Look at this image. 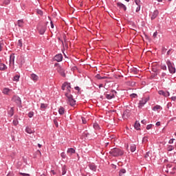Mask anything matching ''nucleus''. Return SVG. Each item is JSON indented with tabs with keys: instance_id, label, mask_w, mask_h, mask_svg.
I'll use <instances>...</instances> for the list:
<instances>
[{
	"instance_id": "f257e3e1",
	"label": "nucleus",
	"mask_w": 176,
	"mask_h": 176,
	"mask_svg": "<svg viewBox=\"0 0 176 176\" xmlns=\"http://www.w3.org/2000/svg\"><path fill=\"white\" fill-rule=\"evenodd\" d=\"M62 90H66L65 96L67 98V102L71 107L76 105V100L74 99V96L71 94V83L64 82L62 85Z\"/></svg>"
},
{
	"instance_id": "f03ea898",
	"label": "nucleus",
	"mask_w": 176,
	"mask_h": 176,
	"mask_svg": "<svg viewBox=\"0 0 176 176\" xmlns=\"http://www.w3.org/2000/svg\"><path fill=\"white\" fill-rule=\"evenodd\" d=\"M109 153L111 155V156L118 157V156H123L124 152H123V151H122L120 148H114L109 151Z\"/></svg>"
},
{
	"instance_id": "7ed1b4c3",
	"label": "nucleus",
	"mask_w": 176,
	"mask_h": 176,
	"mask_svg": "<svg viewBox=\"0 0 176 176\" xmlns=\"http://www.w3.org/2000/svg\"><path fill=\"white\" fill-rule=\"evenodd\" d=\"M166 65H168L170 74H175V67H174V65L170 60L166 61Z\"/></svg>"
},
{
	"instance_id": "20e7f679",
	"label": "nucleus",
	"mask_w": 176,
	"mask_h": 176,
	"mask_svg": "<svg viewBox=\"0 0 176 176\" xmlns=\"http://www.w3.org/2000/svg\"><path fill=\"white\" fill-rule=\"evenodd\" d=\"M148 101H149V98H142V100H140L138 107L142 108V107H144L145 105V104H146V102H148Z\"/></svg>"
},
{
	"instance_id": "39448f33",
	"label": "nucleus",
	"mask_w": 176,
	"mask_h": 176,
	"mask_svg": "<svg viewBox=\"0 0 176 176\" xmlns=\"http://www.w3.org/2000/svg\"><path fill=\"white\" fill-rule=\"evenodd\" d=\"M2 93L4 94L6 96H12V94H13L14 92L12 89L6 87L3 89Z\"/></svg>"
},
{
	"instance_id": "423d86ee",
	"label": "nucleus",
	"mask_w": 176,
	"mask_h": 176,
	"mask_svg": "<svg viewBox=\"0 0 176 176\" xmlns=\"http://www.w3.org/2000/svg\"><path fill=\"white\" fill-rule=\"evenodd\" d=\"M12 100L17 104L18 105H21V99H20V97L17 96H14L12 98Z\"/></svg>"
},
{
	"instance_id": "0eeeda50",
	"label": "nucleus",
	"mask_w": 176,
	"mask_h": 176,
	"mask_svg": "<svg viewBox=\"0 0 176 176\" xmlns=\"http://www.w3.org/2000/svg\"><path fill=\"white\" fill-rule=\"evenodd\" d=\"M57 72L61 75V76L65 77V73L64 72V69L61 66H58Z\"/></svg>"
},
{
	"instance_id": "6e6552de",
	"label": "nucleus",
	"mask_w": 176,
	"mask_h": 176,
	"mask_svg": "<svg viewBox=\"0 0 176 176\" xmlns=\"http://www.w3.org/2000/svg\"><path fill=\"white\" fill-rule=\"evenodd\" d=\"M55 61H57L58 63H60V61H63V55L60 54H58L54 56Z\"/></svg>"
},
{
	"instance_id": "1a4fd4ad",
	"label": "nucleus",
	"mask_w": 176,
	"mask_h": 176,
	"mask_svg": "<svg viewBox=\"0 0 176 176\" xmlns=\"http://www.w3.org/2000/svg\"><path fill=\"white\" fill-rule=\"evenodd\" d=\"M130 116V110H125L123 113L122 118L123 119H127Z\"/></svg>"
},
{
	"instance_id": "9d476101",
	"label": "nucleus",
	"mask_w": 176,
	"mask_h": 176,
	"mask_svg": "<svg viewBox=\"0 0 176 176\" xmlns=\"http://www.w3.org/2000/svg\"><path fill=\"white\" fill-rule=\"evenodd\" d=\"M14 58H15L14 54H12L10 56V65H14Z\"/></svg>"
},
{
	"instance_id": "9b49d317",
	"label": "nucleus",
	"mask_w": 176,
	"mask_h": 176,
	"mask_svg": "<svg viewBox=\"0 0 176 176\" xmlns=\"http://www.w3.org/2000/svg\"><path fill=\"white\" fill-rule=\"evenodd\" d=\"M159 94L160 96H164V97H168V96H170V92L168 91H159Z\"/></svg>"
},
{
	"instance_id": "f8f14e48",
	"label": "nucleus",
	"mask_w": 176,
	"mask_h": 176,
	"mask_svg": "<svg viewBox=\"0 0 176 176\" xmlns=\"http://www.w3.org/2000/svg\"><path fill=\"white\" fill-rule=\"evenodd\" d=\"M158 15L159 11L157 10H155L151 15V20H155V19H156Z\"/></svg>"
},
{
	"instance_id": "ddd939ff",
	"label": "nucleus",
	"mask_w": 176,
	"mask_h": 176,
	"mask_svg": "<svg viewBox=\"0 0 176 176\" xmlns=\"http://www.w3.org/2000/svg\"><path fill=\"white\" fill-rule=\"evenodd\" d=\"M38 31L41 35H43V34L46 32V26H41L40 28H38Z\"/></svg>"
},
{
	"instance_id": "4468645a",
	"label": "nucleus",
	"mask_w": 176,
	"mask_h": 176,
	"mask_svg": "<svg viewBox=\"0 0 176 176\" xmlns=\"http://www.w3.org/2000/svg\"><path fill=\"white\" fill-rule=\"evenodd\" d=\"M25 131L28 134H32V133H35V131L34 129H32L31 127H30V126H27L26 127Z\"/></svg>"
},
{
	"instance_id": "2eb2a0df",
	"label": "nucleus",
	"mask_w": 176,
	"mask_h": 176,
	"mask_svg": "<svg viewBox=\"0 0 176 176\" xmlns=\"http://www.w3.org/2000/svg\"><path fill=\"white\" fill-rule=\"evenodd\" d=\"M30 78L32 80H34V82H36L38 79H39V77L35 74H31Z\"/></svg>"
},
{
	"instance_id": "dca6fc26",
	"label": "nucleus",
	"mask_w": 176,
	"mask_h": 176,
	"mask_svg": "<svg viewBox=\"0 0 176 176\" xmlns=\"http://www.w3.org/2000/svg\"><path fill=\"white\" fill-rule=\"evenodd\" d=\"M67 155H69V156H71L74 155V153H75V150L74 149V148H69L67 149Z\"/></svg>"
},
{
	"instance_id": "f3484780",
	"label": "nucleus",
	"mask_w": 176,
	"mask_h": 176,
	"mask_svg": "<svg viewBox=\"0 0 176 176\" xmlns=\"http://www.w3.org/2000/svg\"><path fill=\"white\" fill-rule=\"evenodd\" d=\"M18 27L23 28L24 27V21L23 19H20L17 21Z\"/></svg>"
},
{
	"instance_id": "a211bd4d",
	"label": "nucleus",
	"mask_w": 176,
	"mask_h": 176,
	"mask_svg": "<svg viewBox=\"0 0 176 176\" xmlns=\"http://www.w3.org/2000/svg\"><path fill=\"white\" fill-rule=\"evenodd\" d=\"M105 96H106V98H107V100H112V98H115L114 94H106Z\"/></svg>"
},
{
	"instance_id": "6ab92c4d",
	"label": "nucleus",
	"mask_w": 176,
	"mask_h": 176,
	"mask_svg": "<svg viewBox=\"0 0 176 176\" xmlns=\"http://www.w3.org/2000/svg\"><path fill=\"white\" fill-rule=\"evenodd\" d=\"M117 5H118V6H119V8L120 9H122L123 10H126L127 9L126 8V6H124V4H123L122 3H118Z\"/></svg>"
},
{
	"instance_id": "aec40b11",
	"label": "nucleus",
	"mask_w": 176,
	"mask_h": 176,
	"mask_svg": "<svg viewBox=\"0 0 176 176\" xmlns=\"http://www.w3.org/2000/svg\"><path fill=\"white\" fill-rule=\"evenodd\" d=\"M65 113V109H64V107H60L58 109L59 115H64Z\"/></svg>"
},
{
	"instance_id": "412c9836",
	"label": "nucleus",
	"mask_w": 176,
	"mask_h": 176,
	"mask_svg": "<svg viewBox=\"0 0 176 176\" xmlns=\"http://www.w3.org/2000/svg\"><path fill=\"white\" fill-rule=\"evenodd\" d=\"M8 68V67H6V65L3 63H0V71H5V69H6Z\"/></svg>"
},
{
	"instance_id": "4be33fe9",
	"label": "nucleus",
	"mask_w": 176,
	"mask_h": 176,
	"mask_svg": "<svg viewBox=\"0 0 176 176\" xmlns=\"http://www.w3.org/2000/svg\"><path fill=\"white\" fill-rule=\"evenodd\" d=\"M89 168L92 171H97V166L96 165H94V164H90L89 165Z\"/></svg>"
},
{
	"instance_id": "5701e85b",
	"label": "nucleus",
	"mask_w": 176,
	"mask_h": 176,
	"mask_svg": "<svg viewBox=\"0 0 176 176\" xmlns=\"http://www.w3.org/2000/svg\"><path fill=\"white\" fill-rule=\"evenodd\" d=\"M140 126L141 124H140V122H136L134 124V128L135 129V130H140Z\"/></svg>"
},
{
	"instance_id": "b1692460",
	"label": "nucleus",
	"mask_w": 176,
	"mask_h": 176,
	"mask_svg": "<svg viewBox=\"0 0 176 176\" xmlns=\"http://www.w3.org/2000/svg\"><path fill=\"white\" fill-rule=\"evenodd\" d=\"M135 149H137L135 144H132L131 146V152H135Z\"/></svg>"
},
{
	"instance_id": "393cba45",
	"label": "nucleus",
	"mask_w": 176,
	"mask_h": 176,
	"mask_svg": "<svg viewBox=\"0 0 176 176\" xmlns=\"http://www.w3.org/2000/svg\"><path fill=\"white\" fill-rule=\"evenodd\" d=\"M160 109H162V107L160 105H156L153 107V111H159Z\"/></svg>"
},
{
	"instance_id": "a878e982",
	"label": "nucleus",
	"mask_w": 176,
	"mask_h": 176,
	"mask_svg": "<svg viewBox=\"0 0 176 176\" xmlns=\"http://www.w3.org/2000/svg\"><path fill=\"white\" fill-rule=\"evenodd\" d=\"M19 79H20V76L16 75L14 77L13 80H14V82H19Z\"/></svg>"
},
{
	"instance_id": "bb28decb",
	"label": "nucleus",
	"mask_w": 176,
	"mask_h": 176,
	"mask_svg": "<svg viewBox=\"0 0 176 176\" xmlns=\"http://www.w3.org/2000/svg\"><path fill=\"white\" fill-rule=\"evenodd\" d=\"M8 114L10 115V116H12L14 115V110H13V107H11L9 112H8Z\"/></svg>"
},
{
	"instance_id": "cd10ccee",
	"label": "nucleus",
	"mask_w": 176,
	"mask_h": 176,
	"mask_svg": "<svg viewBox=\"0 0 176 176\" xmlns=\"http://www.w3.org/2000/svg\"><path fill=\"white\" fill-rule=\"evenodd\" d=\"M47 107V104H46L42 103V104H41V109H46Z\"/></svg>"
},
{
	"instance_id": "c85d7f7f",
	"label": "nucleus",
	"mask_w": 176,
	"mask_h": 176,
	"mask_svg": "<svg viewBox=\"0 0 176 176\" xmlns=\"http://www.w3.org/2000/svg\"><path fill=\"white\" fill-rule=\"evenodd\" d=\"M13 124H14V126H17V124H19V120H17V118H15L13 120Z\"/></svg>"
},
{
	"instance_id": "c756f323",
	"label": "nucleus",
	"mask_w": 176,
	"mask_h": 176,
	"mask_svg": "<svg viewBox=\"0 0 176 176\" xmlns=\"http://www.w3.org/2000/svg\"><path fill=\"white\" fill-rule=\"evenodd\" d=\"M18 46H19L20 47H23V41H21V39L19 40Z\"/></svg>"
},
{
	"instance_id": "7c9ffc66",
	"label": "nucleus",
	"mask_w": 176,
	"mask_h": 176,
	"mask_svg": "<svg viewBox=\"0 0 176 176\" xmlns=\"http://www.w3.org/2000/svg\"><path fill=\"white\" fill-rule=\"evenodd\" d=\"M65 174H67V170H65V168L63 167L62 168V175H65Z\"/></svg>"
},
{
	"instance_id": "2f4dec72",
	"label": "nucleus",
	"mask_w": 176,
	"mask_h": 176,
	"mask_svg": "<svg viewBox=\"0 0 176 176\" xmlns=\"http://www.w3.org/2000/svg\"><path fill=\"white\" fill-rule=\"evenodd\" d=\"M173 149H174V146H173L171 145L168 146L167 148V150L169 151H173Z\"/></svg>"
},
{
	"instance_id": "473e14b6",
	"label": "nucleus",
	"mask_w": 176,
	"mask_h": 176,
	"mask_svg": "<svg viewBox=\"0 0 176 176\" xmlns=\"http://www.w3.org/2000/svg\"><path fill=\"white\" fill-rule=\"evenodd\" d=\"M36 12L38 14H40V16H42L43 14V12H42V10H37Z\"/></svg>"
},
{
	"instance_id": "72a5a7b5",
	"label": "nucleus",
	"mask_w": 176,
	"mask_h": 176,
	"mask_svg": "<svg viewBox=\"0 0 176 176\" xmlns=\"http://www.w3.org/2000/svg\"><path fill=\"white\" fill-rule=\"evenodd\" d=\"M161 68H162V69H163L164 71L167 70V67L166 66V65H161Z\"/></svg>"
},
{
	"instance_id": "f704fd0d",
	"label": "nucleus",
	"mask_w": 176,
	"mask_h": 176,
	"mask_svg": "<svg viewBox=\"0 0 176 176\" xmlns=\"http://www.w3.org/2000/svg\"><path fill=\"white\" fill-rule=\"evenodd\" d=\"M140 10H141V3H140L139 5H138V7L136 8V12H140Z\"/></svg>"
},
{
	"instance_id": "c9c22d12",
	"label": "nucleus",
	"mask_w": 176,
	"mask_h": 176,
	"mask_svg": "<svg viewBox=\"0 0 176 176\" xmlns=\"http://www.w3.org/2000/svg\"><path fill=\"white\" fill-rule=\"evenodd\" d=\"M149 155H151V152L148 151L144 155L145 159H148V157H149Z\"/></svg>"
},
{
	"instance_id": "e433bc0d",
	"label": "nucleus",
	"mask_w": 176,
	"mask_h": 176,
	"mask_svg": "<svg viewBox=\"0 0 176 176\" xmlns=\"http://www.w3.org/2000/svg\"><path fill=\"white\" fill-rule=\"evenodd\" d=\"M60 156L63 159H65L67 155H65V153H61Z\"/></svg>"
},
{
	"instance_id": "4c0bfd02",
	"label": "nucleus",
	"mask_w": 176,
	"mask_h": 176,
	"mask_svg": "<svg viewBox=\"0 0 176 176\" xmlns=\"http://www.w3.org/2000/svg\"><path fill=\"white\" fill-rule=\"evenodd\" d=\"M4 3L5 5H9L10 3V0H5Z\"/></svg>"
},
{
	"instance_id": "58836bf2",
	"label": "nucleus",
	"mask_w": 176,
	"mask_h": 176,
	"mask_svg": "<svg viewBox=\"0 0 176 176\" xmlns=\"http://www.w3.org/2000/svg\"><path fill=\"white\" fill-rule=\"evenodd\" d=\"M134 1L136 5H140V3H141V0H134Z\"/></svg>"
},
{
	"instance_id": "ea45409f",
	"label": "nucleus",
	"mask_w": 176,
	"mask_h": 176,
	"mask_svg": "<svg viewBox=\"0 0 176 176\" xmlns=\"http://www.w3.org/2000/svg\"><path fill=\"white\" fill-rule=\"evenodd\" d=\"M19 174H20V175H23V176H30V174H28V173H20Z\"/></svg>"
},
{
	"instance_id": "a19ab883",
	"label": "nucleus",
	"mask_w": 176,
	"mask_h": 176,
	"mask_svg": "<svg viewBox=\"0 0 176 176\" xmlns=\"http://www.w3.org/2000/svg\"><path fill=\"white\" fill-rule=\"evenodd\" d=\"M28 116H29V118H32V116H34V112H30L28 113Z\"/></svg>"
},
{
	"instance_id": "79ce46f5",
	"label": "nucleus",
	"mask_w": 176,
	"mask_h": 176,
	"mask_svg": "<svg viewBox=\"0 0 176 176\" xmlns=\"http://www.w3.org/2000/svg\"><path fill=\"white\" fill-rule=\"evenodd\" d=\"M151 129H152V124H148L146 126V129L147 130H151Z\"/></svg>"
},
{
	"instance_id": "37998d69",
	"label": "nucleus",
	"mask_w": 176,
	"mask_h": 176,
	"mask_svg": "<svg viewBox=\"0 0 176 176\" xmlns=\"http://www.w3.org/2000/svg\"><path fill=\"white\" fill-rule=\"evenodd\" d=\"M54 123L56 127H58V122H57V120H54Z\"/></svg>"
},
{
	"instance_id": "c03bdc74",
	"label": "nucleus",
	"mask_w": 176,
	"mask_h": 176,
	"mask_svg": "<svg viewBox=\"0 0 176 176\" xmlns=\"http://www.w3.org/2000/svg\"><path fill=\"white\" fill-rule=\"evenodd\" d=\"M3 47V43L0 42V52H2V48Z\"/></svg>"
},
{
	"instance_id": "a18cd8bd",
	"label": "nucleus",
	"mask_w": 176,
	"mask_h": 176,
	"mask_svg": "<svg viewBox=\"0 0 176 176\" xmlns=\"http://www.w3.org/2000/svg\"><path fill=\"white\" fill-rule=\"evenodd\" d=\"M174 140L175 139H170L168 142V144H174Z\"/></svg>"
},
{
	"instance_id": "49530a36",
	"label": "nucleus",
	"mask_w": 176,
	"mask_h": 176,
	"mask_svg": "<svg viewBox=\"0 0 176 176\" xmlns=\"http://www.w3.org/2000/svg\"><path fill=\"white\" fill-rule=\"evenodd\" d=\"M153 38H156L157 36V32H155L153 35Z\"/></svg>"
},
{
	"instance_id": "de8ad7c7",
	"label": "nucleus",
	"mask_w": 176,
	"mask_h": 176,
	"mask_svg": "<svg viewBox=\"0 0 176 176\" xmlns=\"http://www.w3.org/2000/svg\"><path fill=\"white\" fill-rule=\"evenodd\" d=\"M82 123L84 124H86V119H85V118H82Z\"/></svg>"
},
{
	"instance_id": "09e8293b",
	"label": "nucleus",
	"mask_w": 176,
	"mask_h": 176,
	"mask_svg": "<svg viewBox=\"0 0 176 176\" xmlns=\"http://www.w3.org/2000/svg\"><path fill=\"white\" fill-rule=\"evenodd\" d=\"M50 24H51V28H54V24L53 23V21H51Z\"/></svg>"
},
{
	"instance_id": "8fccbe9b",
	"label": "nucleus",
	"mask_w": 176,
	"mask_h": 176,
	"mask_svg": "<svg viewBox=\"0 0 176 176\" xmlns=\"http://www.w3.org/2000/svg\"><path fill=\"white\" fill-rule=\"evenodd\" d=\"M166 73H162L161 75V78H164L166 76Z\"/></svg>"
},
{
	"instance_id": "3c124183",
	"label": "nucleus",
	"mask_w": 176,
	"mask_h": 176,
	"mask_svg": "<svg viewBox=\"0 0 176 176\" xmlns=\"http://www.w3.org/2000/svg\"><path fill=\"white\" fill-rule=\"evenodd\" d=\"M121 173H122V174H125L126 173V170L124 169H122Z\"/></svg>"
},
{
	"instance_id": "603ef678",
	"label": "nucleus",
	"mask_w": 176,
	"mask_h": 176,
	"mask_svg": "<svg viewBox=\"0 0 176 176\" xmlns=\"http://www.w3.org/2000/svg\"><path fill=\"white\" fill-rule=\"evenodd\" d=\"M75 90L79 91V90H80V88H79V87H75Z\"/></svg>"
},
{
	"instance_id": "864d4df0",
	"label": "nucleus",
	"mask_w": 176,
	"mask_h": 176,
	"mask_svg": "<svg viewBox=\"0 0 176 176\" xmlns=\"http://www.w3.org/2000/svg\"><path fill=\"white\" fill-rule=\"evenodd\" d=\"M171 100H173V101H175V100H176V96H173V97L171 98Z\"/></svg>"
},
{
	"instance_id": "5fc2aeb1",
	"label": "nucleus",
	"mask_w": 176,
	"mask_h": 176,
	"mask_svg": "<svg viewBox=\"0 0 176 176\" xmlns=\"http://www.w3.org/2000/svg\"><path fill=\"white\" fill-rule=\"evenodd\" d=\"M97 78L98 79H104V78L100 77V75H97Z\"/></svg>"
},
{
	"instance_id": "6e6d98bb",
	"label": "nucleus",
	"mask_w": 176,
	"mask_h": 176,
	"mask_svg": "<svg viewBox=\"0 0 176 176\" xmlns=\"http://www.w3.org/2000/svg\"><path fill=\"white\" fill-rule=\"evenodd\" d=\"M142 123L143 124H145V123H146V121L145 120H142Z\"/></svg>"
},
{
	"instance_id": "4d7b16f0",
	"label": "nucleus",
	"mask_w": 176,
	"mask_h": 176,
	"mask_svg": "<svg viewBox=\"0 0 176 176\" xmlns=\"http://www.w3.org/2000/svg\"><path fill=\"white\" fill-rule=\"evenodd\" d=\"M156 126H160V122H157L156 123Z\"/></svg>"
},
{
	"instance_id": "13d9d810",
	"label": "nucleus",
	"mask_w": 176,
	"mask_h": 176,
	"mask_svg": "<svg viewBox=\"0 0 176 176\" xmlns=\"http://www.w3.org/2000/svg\"><path fill=\"white\" fill-rule=\"evenodd\" d=\"M94 129H97V127H98V125L94 124Z\"/></svg>"
},
{
	"instance_id": "bf43d9fd",
	"label": "nucleus",
	"mask_w": 176,
	"mask_h": 176,
	"mask_svg": "<svg viewBox=\"0 0 176 176\" xmlns=\"http://www.w3.org/2000/svg\"><path fill=\"white\" fill-rule=\"evenodd\" d=\"M38 148H42V145L41 144H38Z\"/></svg>"
},
{
	"instance_id": "052dcab7",
	"label": "nucleus",
	"mask_w": 176,
	"mask_h": 176,
	"mask_svg": "<svg viewBox=\"0 0 176 176\" xmlns=\"http://www.w3.org/2000/svg\"><path fill=\"white\" fill-rule=\"evenodd\" d=\"M131 96H132V97H135V96H137V94H132Z\"/></svg>"
},
{
	"instance_id": "680f3d73",
	"label": "nucleus",
	"mask_w": 176,
	"mask_h": 176,
	"mask_svg": "<svg viewBox=\"0 0 176 176\" xmlns=\"http://www.w3.org/2000/svg\"><path fill=\"white\" fill-rule=\"evenodd\" d=\"M170 52H171V50H169L168 52H167V54H170Z\"/></svg>"
},
{
	"instance_id": "e2e57ef3",
	"label": "nucleus",
	"mask_w": 176,
	"mask_h": 176,
	"mask_svg": "<svg viewBox=\"0 0 176 176\" xmlns=\"http://www.w3.org/2000/svg\"><path fill=\"white\" fill-rule=\"evenodd\" d=\"M143 141H147V138H143Z\"/></svg>"
},
{
	"instance_id": "0e129e2a",
	"label": "nucleus",
	"mask_w": 176,
	"mask_h": 176,
	"mask_svg": "<svg viewBox=\"0 0 176 176\" xmlns=\"http://www.w3.org/2000/svg\"><path fill=\"white\" fill-rule=\"evenodd\" d=\"M102 86H103L102 84H100V85H99V87L101 88V87H102Z\"/></svg>"
},
{
	"instance_id": "69168bd1",
	"label": "nucleus",
	"mask_w": 176,
	"mask_h": 176,
	"mask_svg": "<svg viewBox=\"0 0 176 176\" xmlns=\"http://www.w3.org/2000/svg\"><path fill=\"white\" fill-rule=\"evenodd\" d=\"M8 176H12V173H8Z\"/></svg>"
},
{
	"instance_id": "338daca9",
	"label": "nucleus",
	"mask_w": 176,
	"mask_h": 176,
	"mask_svg": "<svg viewBox=\"0 0 176 176\" xmlns=\"http://www.w3.org/2000/svg\"><path fill=\"white\" fill-rule=\"evenodd\" d=\"M41 176H46V175H45V174H43V175H41Z\"/></svg>"
},
{
	"instance_id": "774afa93",
	"label": "nucleus",
	"mask_w": 176,
	"mask_h": 176,
	"mask_svg": "<svg viewBox=\"0 0 176 176\" xmlns=\"http://www.w3.org/2000/svg\"><path fill=\"white\" fill-rule=\"evenodd\" d=\"M126 2H130V0H125Z\"/></svg>"
}]
</instances>
